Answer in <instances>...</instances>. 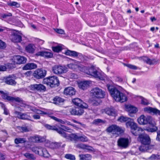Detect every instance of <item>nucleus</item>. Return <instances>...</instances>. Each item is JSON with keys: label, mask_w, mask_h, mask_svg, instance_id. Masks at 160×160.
I'll use <instances>...</instances> for the list:
<instances>
[{"label": "nucleus", "mask_w": 160, "mask_h": 160, "mask_svg": "<svg viewBox=\"0 0 160 160\" xmlns=\"http://www.w3.org/2000/svg\"><path fill=\"white\" fill-rule=\"evenodd\" d=\"M74 63H70L67 65V67L73 71L77 69L87 74L93 76L95 78L102 80L103 79V73L100 70H97L93 66L88 68L82 65L81 63L76 60H73Z\"/></svg>", "instance_id": "nucleus-1"}, {"label": "nucleus", "mask_w": 160, "mask_h": 160, "mask_svg": "<svg viewBox=\"0 0 160 160\" xmlns=\"http://www.w3.org/2000/svg\"><path fill=\"white\" fill-rule=\"evenodd\" d=\"M107 86L111 96L116 101L123 102L127 101V98L126 95L117 88L108 84Z\"/></svg>", "instance_id": "nucleus-2"}, {"label": "nucleus", "mask_w": 160, "mask_h": 160, "mask_svg": "<svg viewBox=\"0 0 160 160\" xmlns=\"http://www.w3.org/2000/svg\"><path fill=\"white\" fill-rule=\"evenodd\" d=\"M138 123L141 125L148 124L151 126L152 127L148 128L145 129L148 132H153L158 129V128L155 126V123L151 116L141 115L138 118Z\"/></svg>", "instance_id": "nucleus-3"}, {"label": "nucleus", "mask_w": 160, "mask_h": 160, "mask_svg": "<svg viewBox=\"0 0 160 160\" xmlns=\"http://www.w3.org/2000/svg\"><path fill=\"white\" fill-rule=\"evenodd\" d=\"M43 83L51 87H55L59 85V82L57 77L53 76L45 78L43 80Z\"/></svg>", "instance_id": "nucleus-4"}, {"label": "nucleus", "mask_w": 160, "mask_h": 160, "mask_svg": "<svg viewBox=\"0 0 160 160\" xmlns=\"http://www.w3.org/2000/svg\"><path fill=\"white\" fill-rule=\"evenodd\" d=\"M64 138L71 141L79 140L82 142H86L88 140L87 137L84 135L78 136L75 134H68L66 133V135H65Z\"/></svg>", "instance_id": "nucleus-5"}, {"label": "nucleus", "mask_w": 160, "mask_h": 160, "mask_svg": "<svg viewBox=\"0 0 160 160\" xmlns=\"http://www.w3.org/2000/svg\"><path fill=\"white\" fill-rule=\"evenodd\" d=\"M0 94H1L2 98L8 101L12 102H16L22 103L23 102L22 99L18 97H14L8 96V94L5 93L3 91L0 90Z\"/></svg>", "instance_id": "nucleus-6"}, {"label": "nucleus", "mask_w": 160, "mask_h": 160, "mask_svg": "<svg viewBox=\"0 0 160 160\" xmlns=\"http://www.w3.org/2000/svg\"><path fill=\"white\" fill-rule=\"evenodd\" d=\"M91 93L92 96L98 99L104 98L106 95L104 91L98 87L93 88L91 91Z\"/></svg>", "instance_id": "nucleus-7"}, {"label": "nucleus", "mask_w": 160, "mask_h": 160, "mask_svg": "<svg viewBox=\"0 0 160 160\" xmlns=\"http://www.w3.org/2000/svg\"><path fill=\"white\" fill-rule=\"evenodd\" d=\"M107 132H111L113 134H119L123 133L124 131L122 128L116 125H112L108 127L107 129Z\"/></svg>", "instance_id": "nucleus-8"}, {"label": "nucleus", "mask_w": 160, "mask_h": 160, "mask_svg": "<svg viewBox=\"0 0 160 160\" xmlns=\"http://www.w3.org/2000/svg\"><path fill=\"white\" fill-rule=\"evenodd\" d=\"M68 68L65 66L55 65L52 67L53 73L56 74L65 73L68 71Z\"/></svg>", "instance_id": "nucleus-9"}, {"label": "nucleus", "mask_w": 160, "mask_h": 160, "mask_svg": "<svg viewBox=\"0 0 160 160\" xmlns=\"http://www.w3.org/2000/svg\"><path fill=\"white\" fill-rule=\"evenodd\" d=\"M11 34L9 36L12 42H20L22 41L21 35L12 30H11Z\"/></svg>", "instance_id": "nucleus-10"}, {"label": "nucleus", "mask_w": 160, "mask_h": 160, "mask_svg": "<svg viewBox=\"0 0 160 160\" xmlns=\"http://www.w3.org/2000/svg\"><path fill=\"white\" fill-rule=\"evenodd\" d=\"M138 140L142 144H149L150 143V138L147 134L142 133L139 135Z\"/></svg>", "instance_id": "nucleus-11"}, {"label": "nucleus", "mask_w": 160, "mask_h": 160, "mask_svg": "<svg viewBox=\"0 0 160 160\" xmlns=\"http://www.w3.org/2000/svg\"><path fill=\"white\" fill-rule=\"evenodd\" d=\"M29 87L31 90L40 92H44L46 91V87L41 84H32Z\"/></svg>", "instance_id": "nucleus-12"}, {"label": "nucleus", "mask_w": 160, "mask_h": 160, "mask_svg": "<svg viewBox=\"0 0 160 160\" xmlns=\"http://www.w3.org/2000/svg\"><path fill=\"white\" fill-rule=\"evenodd\" d=\"M46 74V71L43 69H38L34 71L33 73L34 77L38 79L42 78Z\"/></svg>", "instance_id": "nucleus-13"}, {"label": "nucleus", "mask_w": 160, "mask_h": 160, "mask_svg": "<svg viewBox=\"0 0 160 160\" xmlns=\"http://www.w3.org/2000/svg\"><path fill=\"white\" fill-rule=\"evenodd\" d=\"M45 127L48 129L49 130H52L56 131L58 133L60 134L61 136L64 137L66 135V132H64L63 130L61 128H58L54 126H51L48 124H45Z\"/></svg>", "instance_id": "nucleus-14"}, {"label": "nucleus", "mask_w": 160, "mask_h": 160, "mask_svg": "<svg viewBox=\"0 0 160 160\" xmlns=\"http://www.w3.org/2000/svg\"><path fill=\"white\" fill-rule=\"evenodd\" d=\"M143 110L144 112L147 113L160 115V111L156 108L148 107L144 108Z\"/></svg>", "instance_id": "nucleus-15"}, {"label": "nucleus", "mask_w": 160, "mask_h": 160, "mask_svg": "<svg viewBox=\"0 0 160 160\" xmlns=\"http://www.w3.org/2000/svg\"><path fill=\"white\" fill-rule=\"evenodd\" d=\"M73 103L79 107L84 108H88V105L83 102V101L79 98L73 99L72 100Z\"/></svg>", "instance_id": "nucleus-16"}, {"label": "nucleus", "mask_w": 160, "mask_h": 160, "mask_svg": "<svg viewBox=\"0 0 160 160\" xmlns=\"http://www.w3.org/2000/svg\"><path fill=\"white\" fill-rule=\"evenodd\" d=\"M15 114L17 115L18 118L23 120H27L31 121H33L31 119V117L27 114L23 113L18 111H15Z\"/></svg>", "instance_id": "nucleus-17"}, {"label": "nucleus", "mask_w": 160, "mask_h": 160, "mask_svg": "<svg viewBox=\"0 0 160 160\" xmlns=\"http://www.w3.org/2000/svg\"><path fill=\"white\" fill-rule=\"evenodd\" d=\"M27 59L25 58L20 56H16L13 57L14 62L17 64L24 63L26 62Z\"/></svg>", "instance_id": "nucleus-18"}, {"label": "nucleus", "mask_w": 160, "mask_h": 160, "mask_svg": "<svg viewBox=\"0 0 160 160\" xmlns=\"http://www.w3.org/2000/svg\"><path fill=\"white\" fill-rule=\"evenodd\" d=\"M129 141L128 138H121L118 141V146L122 148H126L128 145Z\"/></svg>", "instance_id": "nucleus-19"}, {"label": "nucleus", "mask_w": 160, "mask_h": 160, "mask_svg": "<svg viewBox=\"0 0 160 160\" xmlns=\"http://www.w3.org/2000/svg\"><path fill=\"white\" fill-rule=\"evenodd\" d=\"M76 91L74 88L71 87L66 88L64 91V93L65 95L70 96L74 95Z\"/></svg>", "instance_id": "nucleus-20"}, {"label": "nucleus", "mask_w": 160, "mask_h": 160, "mask_svg": "<svg viewBox=\"0 0 160 160\" xmlns=\"http://www.w3.org/2000/svg\"><path fill=\"white\" fill-rule=\"evenodd\" d=\"M131 132L135 136H137L143 133V131L142 128H141L138 127L137 124L134 127V128H132L131 130Z\"/></svg>", "instance_id": "nucleus-21"}, {"label": "nucleus", "mask_w": 160, "mask_h": 160, "mask_svg": "<svg viewBox=\"0 0 160 160\" xmlns=\"http://www.w3.org/2000/svg\"><path fill=\"white\" fill-rule=\"evenodd\" d=\"M36 47L34 44L32 43H29L26 46L25 51L27 52L30 54L34 53Z\"/></svg>", "instance_id": "nucleus-22"}, {"label": "nucleus", "mask_w": 160, "mask_h": 160, "mask_svg": "<svg viewBox=\"0 0 160 160\" xmlns=\"http://www.w3.org/2000/svg\"><path fill=\"white\" fill-rule=\"evenodd\" d=\"M14 76V75H9L8 77H7L5 79V83L7 84L11 85H15L16 83V82L14 80L12 79V78H13Z\"/></svg>", "instance_id": "nucleus-23"}, {"label": "nucleus", "mask_w": 160, "mask_h": 160, "mask_svg": "<svg viewBox=\"0 0 160 160\" xmlns=\"http://www.w3.org/2000/svg\"><path fill=\"white\" fill-rule=\"evenodd\" d=\"M90 84V82L89 81H83L79 83L78 87L80 88L82 90H85L89 87Z\"/></svg>", "instance_id": "nucleus-24"}, {"label": "nucleus", "mask_w": 160, "mask_h": 160, "mask_svg": "<svg viewBox=\"0 0 160 160\" xmlns=\"http://www.w3.org/2000/svg\"><path fill=\"white\" fill-rule=\"evenodd\" d=\"M30 109L35 113L38 114L44 115H48L50 114L49 112L48 111L44 112L42 111H41L35 107H31L30 108Z\"/></svg>", "instance_id": "nucleus-25"}, {"label": "nucleus", "mask_w": 160, "mask_h": 160, "mask_svg": "<svg viewBox=\"0 0 160 160\" xmlns=\"http://www.w3.org/2000/svg\"><path fill=\"white\" fill-rule=\"evenodd\" d=\"M137 125V124L135 123L132 119L129 118L128 120L126 123V125L127 128H130L131 130L133 128H134V127Z\"/></svg>", "instance_id": "nucleus-26"}, {"label": "nucleus", "mask_w": 160, "mask_h": 160, "mask_svg": "<svg viewBox=\"0 0 160 160\" xmlns=\"http://www.w3.org/2000/svg\"><path fill=\"white\" fill-rule=\"evenodd\" d=\"M39 55L44 57L49 58L53 56V54L50 52L47 51H42L39 52Z\"/></svg>", "instance_id": "nucleus-27"}, {"label": "nucleus", "mask_w": 160, "mask_h": 160, "mask_svg": "<svg viewBox=\"0 0 160 160\" xmlns=\"http://www.w3.org/2000/svg\"><path fill=\"white\" fill-rule=\"evenodd\" d=\"M37 67L36 64L34 63H28L26 64L23 67V69L27 70L36 68Z\"/></svg>", "instance_id": "nucleus-28"}, {"label": "nucleus", "mask_w": 160, "mask_h": 160, "mask_svg": "<svg viewBox=\"0 0 160 160\" xmlns=\"http://www.w3.org/2000/svg\"><path fill=\"white\" fill-rule=\"evenodd\" d=\"M106 113L109 116H115L117 115V113L115 109L113 108H107L105 109Z\"/></svg>", "instance_id": "nucleus-29"}, {"label": "nucleus", "mask_w": 160, "mask_h": 160, "mask_svg": "<svg viewBox=\"0 0 160 160\" xmlns=\"http://www.w3.org/2000/svg\"><path fill=\"white\" fill-rule=\"evenodd\" d=\"M79 53L75 51L67 50L65 52V54L68 56L75 57L78 56Z\"/></svg>", "instance_id": "nucleus-30"}, {"label": "nucleus", "mask_w": 160, "mask_h": 160, "mask_svg": "<svg viewBox=\"0 0 160 160\" xmlns=\"http://www.w3.org/2000/svg\"><path fill=\"white\" fill-rule=\"evenodd\" d=\"M79 156L81 160H91V156L89 154H81Z\"/></svg>", "instance_id": "nucleus-31"}, {"label": "nucleus", "mask_w": 160, "mask_h": 160, "mask_svg": "<svg viewBox=\"0 0 160 160\" xmlns=\"http://www.w3.org/2000/svg\"><path fill=\"white\" fill-rule=\"evenodd\" d=\"M26 139L25 138H17L14 139V142L16 144H22L26 142Z\"/></svg>", "instance_id": "nucleus-32"}, {"label": "nucleus", "mask_w": 160, "mask_h": 160, "mask_svg": "<svg viewBox=\"0 0 160 160\" xmlns=\"http://www.w3.org/2000/svg\"><path fill=\"white\" fill-rule=\"evenodd\" d=\"M64 46L62 44H59V45L55 47H52V50L54 52H59L63 49Z\"/></svg>", "instance_id": "nucleus-33"}, {"label": "nucleus", "mask_w": 160, "mask_h": 160, "mask_svg": "<svg viewBox=\"0 0 160 160\" xmlns=\"http://www.w3.org/2000/svg\"><path fill=\"white\" fill-rule=\"evenodd\" d=\"M64 101L63 98L58 96H56L53 99V103L56 104H59Z\"/></svg>", "instance_id": "nucleus-34"}, {"label": "nucleus", "mask_w": 160, "mask_h": 160, "mask_svg": "<svg viewBox=\"0 0 160 160\" xmlns=\"http://www.w3.org/2000/svg\"><path fill=\"white\" fill-rule=\"evenodd\" d=\"M39 136L31 137L29 138V141L32 142H39Z\"/></svg>", "instance_id": "nucleus-35"}, {"label": "nucleus", "mask_w": 160, "mask_h": 160, "mask_svg": "<svg viewBox=\"0 0 160 160\" xmlns=\"http://www.w3.org/2000/svg\"><path fill=\"white\" fill-rule=\"evenodd\" d=\"M24 156L28 159L31 160L35 159L36 158L34 155L32 154L26 152L24 154Z\"/></svg>", "instance_id": "nucleus-36"}, {"label": "nucleus", "mask_w": 160, "mask_h": 160, "mask_svg": "<svg viewBox=\"0 0 160 160\" xmlns=\"http://www.w3.org/2000/svg\"><path fill=\"white\" fill-rule=\"evenodd\" d=\"M8 4L10 6H15L16 8H19L20 6V4L15 2H12L10 1L8 2Z\"/></svg>", "instance_id": "nucleus-37"}, {"label": "nucleus", "mask_w": 160, "mask_h": 160, "mask_svg": "<svg viewBox=\"0 0 160 160\" xmlns=\"http://www.w3.org/2000/svg\"><path fill=\"white\" fill-rule=\"evenodd\" d=\"M129 118L126 117H124L123 116H121L118 119V121L120 122H125L126 123L127 122L129 119Z\"/></svg>", "instance_id": "nucleus-38"}, {"label": "nucleus", "mask_w": 160, "mask_h": 160, "mask_svg": "<svg viewBox=\"0 0 160 160\" xmlns=\"http://www.w3.org/2000/svg\"><path fill=\"white\" fill-rule=\"evenodd\" d=\"M148 144H142L139 147V149L140 151L142 152H145L147 151L148 149V147L147 146V145Z\"/></svg>", "instance_id": "nucleus-39"}, {"label": "nucleus", "mask_w": 160, "mask_h": 160, "mask_svg": "<svg viewBox=\"0 0 160 160\" xmlns=\"http://www.w3.org/2000/svg\"><path fill=\"white\" fill-rule=\"evenodd\" d=\"M65 158L67 159L70 160H75L76 159L75 155L71 154H67L65 155Z\"/></svg>", "instance_id": "nucleus-40"}, {"label": "nucleus", "mask_w": 160, "mask_h": 160, "mask_svg": "<svg viewBox=\"0 0 160 160\" xmlns=\"http://www.w3.org/2000/svg\"><path fill=\"white\" fill-rule=\"evenodd\" d=\"M84 108H77V115H81L84 112Z\"/></svg>", "instance_id": "nucleus-41"}, {"label": "nucleus", "mask_w": 160, "mask_h": 160, "mask_svg": "<svg viewBox=\"0 0 160 160\" xmlns=\"http://www.w3.org/2000/svg\"><path fill=\"white\" fill-rule=\"evenodd\" d=\"M42 155L43 156V157L46 158H47L49 156V154L45 149H42Z\"/></svg>", "instance_id": "nucleus-42"}, {"label": "nucleus", "mask_w": 160, "mask_h": 160, "mask_svg": "<svg viewBox=\"0 0 160 160\" xmlns=\"http://www.w3.org/2000/svg\"><path fill=\"white\" fill-rule=\"evenodd\" d=\"M6 47L5 42L0 40V49H4Z\"/></svg>", "instance_id": "nucleus-43"}, {"label": "nucleus", "mask_w": 160, "mask_h": 160, "mask_svg": "<svg viewBox=\"0 0 160 160\" xmlns=\"http://www.w3.org/2000/svg\"><path fill=\"white\" fill-rule=\"evenodd\" d=\"M160 158V156L158 155L153 154L150 157V158L151 160H154L158 159Z\"/></svg>", "instance_id": "nucleus-44"}, {"label": "nucleus", "mask_w": 160, "mask_h": 160, "mask_svg": "<svg viewBox=\"0 0 160 160\" xmlns=\"http://www.w3.org/2000/svg\"><path fill=\"white\" fill-rule=\"evenodd\" d=\"M54 30L56 32L58 33L61 34H64V31L62 29L56 28L54 29Z\"/></svg>", "instance_id": "nucleus-45"}, {"label": "nucleus", "mask_w": 160, "mask_h": 160, "mask_svg": "<svg viewBox=\"0 0 160 160\" xmlns=\"http://www.w3.org/2000/svg\"><path fill=\"white\" fill-rule=\"evenodd\" d=\"M126 66L128 68H129L133 70H137L138 68V67H137V66L129 64H127L126 65Z\"/></svg>", "instance_id": "nucleus-46"}, {"label": "nucleus", "mask_w": 160, "mask_h": 160, "mask_svg": "<svg viewBox=\"0 0 160 160\" xmlns=\"http://www.w3.org/2000/svg\"><path fill=\"white\" fill-rule=\"evenodd\" d=\"M70 113L72 115H77V108H72L71 109Z\"/></svg>", "instance_id": "nucleus-47"}, {"label": "nucleus", "mask_w": 160, "mask_h": 160, "mask_svg": "<svg viewBox=\"0 0 160 160\" xmlns=\"http://www.w3.org/2000/svg\"><path fill=\"white\" fill-rule=\"evenodd\" d=\"M68 77L71 79H75L77 78V75L74 73H70L68 74Z\"/></svg>", "instance_id": "nucleus-48"}, {"label": "nucleus", "mask_w": 160, "mask_h": 160, "mask_svg": "<svg viewBox=\"0 0 160 160\" xmlns=\"http://www.w3.org/2000/svg\"><path fill=\"white\" fill-rule=\"evenodd\" d=\"M141 104L144 105H147L149 104V102L147 99L143 98L142 99Z\"/></svg>", "instance_id": "nucleus-49"}, {"label": "nucleus", "mask_w": 160, "mask_h": 160, "mask_svg": "<svg viewBox=\"0 0 160 160\" xmlns=\"http://www.w3.org/2000/svg\"><path fill=\"white\" fill-rule=\"evenodd\" d=\"M129 111L130 113H135L137 111V109L135 107H132L130 108Z\"/></svg>", "instance_id": "nucleus-50"}, {"label": "nucleus", "mask_w": 160, "mask_h": 160, "mask_svg": "<svg viewBox=\"0 0 160 160\" xmlns=\"http://www.w3.org/2000/svg\"><path fill=\"white\" fill-rule=\"evenodd\" d=\"M51 145L53 146L52 148H58L60 146V144L58 143L55 142L52 143L51 144Z\"/></svg>", "instance_id": "nucleus-51"}, {"label": "nucleus", "mask_w": 160, "mask_h": 160, "mask_svg": "<svg viewBox=\"0 0 160 160\" xmlns=\"http://www.w3.org/2000/svg\"><path fill=\"white\" fill-rule=\"evenodd\" d=\"M93 122L96 124H98L100 123H104V122L101 119H95L94 120Z\"/></svg>", "instance_id": "nucleus-52"}, {"label": "nucleus", "mask_w": 160, "mask_h": 160, "mask_svg": "<svg viewBox=\"0 0 160 160\" xmlns=\"http://www.w3.org/2000/svg\"><path fill=\"white\" fill-rule=\"evenodd\" d=\"M32 151L36 154H39V151L38 150V148L36 147H32Z\"/></svg>", "instance_id": "nucleus-53"}, {"label": "nucleus", "mask_w": 160, "mask_h": 160, "mask_svg": "<svg viewBox=\"0 0 160 160\" xmlns=\"http://www.w3.org/2000/svg\"><path fill=\"white\" fill-rule=\"evenodd\" d=\"M6 158V154L5 153L0 152V160H4Z\"/></svg>", "instance_id": "nucleus-54"}, {"label": "nucleus", "mask_w": 160, "mask_h": 160, "mask_svg": "<svg viewBox=\"0 0 160 160\" xmlns=\"http://www.w3.org/2000/svg\"><path fill=\"white\" fill-rule=\"evenodd\" d=\"M16 23L17 25L20 27H23L24 26L22 23L19 20L17 21Z\"/></svg>", "instance_id": "nucleus-55"}, {"label": "nucleus", "mask_w": 160, "mask_h": 160, "mask_svg": "<svg viewBox=\"0 0 160 160\" xmlns=\"http://www.w3.org/2000/svg\"><path fill=\"white\" fill-rule=\"evenodd\" d=\"M7 68L5 66L0 65V71H5L6 70Z\"/></svg>", "instance_id": "nucleus-56"}, {"label": "nucleus", "mask_w": 160, "mask_h": 160, "mask_svg": "<svg viewBox=\"0 0 160 160\" xmlns=\"http://www.w3.org/2000/svg\"><path fill=\"white\" fill-rule=\"evenodd\" d=\"M61 126L63 128V129L61 128L63 130L64 132V131L66 130H71V129L69 127H68L65 126L63 125H61Z\"/></svg>", "instance_id": "nucleus-57"}, {"label": "nucleus", "mask_w": 160, "mask_h": 160, "mask_svg": "<svg viewBox=\"0 0 160 160\" xmlns=\"http://www.w3.org/2000/svg\"><path fill=\"white\" fill-rule=\"evenodd\" d=\"M156 139L157 141L160 142V131L157 132V136Z\"/></svg>", "instance_id": "nucleus-58"}, {"label": "nucleus", "mask_w": 160, "mask_h": 160, "mask_svg": "<svg viewBox=\"0 0 160 160\" xmlns=\"http://www.w3.org/2000/svg\"><path fill=\"white\" fill-rule=\"evenodd\" d=\"M21 130H22V132H26L28 131V128L27 127H21Z\"/></svg>", "instance_id": "nucleus-59"}, {"label": "nucleus", "mask_w": 160, "mask_h": 160, "mask_svg": "<svg viewBox=\"0 0 160 160\" xmlns=\"http://www.w3.org/2000/svg\"><path fill=\"white\" fill-rule=\"evenodd\" d=\"M146 62L148 64L151 65L152 64V60L149 58H147L146 60Z\"/></svg>", "instance_id": "nucleus-60"}, {"label": "nucleus", "mask_w": 160, "mask_h": 160, "mask_svg": "<svg viewBox=\"0 0 160 160\" xmlns=\"http://www.w3.org/2000/svg\"><path fill=\"white\" fill-rule=\"evenodd\" d=\"M65 125H71L73 127H76V125H75L74 124H72L70 122L67 121H66H66H65Z\"/></svg>", "instance_id": "nucleus-61"}, {"label": "nucleus", "mask_w": 160, "mask_h": 160, "mask_svg": "<svg viewBox=\"0 0 160 160\" xmlns=\"http://www.w3.org/2000/svg\"><path fill=\"white\" fill-rule=\"evenodd\" d=\"M32 117L35 119H40V116L37 114L33 115L32 116Z\"/></svg>", "instance_id": "nucleus-62"}, {"label": "nucleus", "mask_w": 160, "mask_h": 160, "mask_svg": "<svg viewBox=\"0 0 160 160\" xmlns=\"http://www.w3.org/2000/svg\"><path fill=\"white\" fill-rule=\"evenodd\" d=\"M12 15V14L11 13H9L8 14H4L3 15V18H7L8 16H11Z\"/></svg>", "instance_id": "nucleus-63"}, {"label": "nucleus", "mask_w": 160, "mask_h": 160, "mask_svg": "<svg viewBox=\"0 0 160 160\" xmlns=\"http://www.w3.org/2000/svg\"><path fill=\"white\" fill-rule=\"evenodd\" d=\"M8 68L10 69H12L15 68L13 65L11 63H8L7 65Z\"/></svg>", "instance_id": "nucleus-64"}]
</instances>
